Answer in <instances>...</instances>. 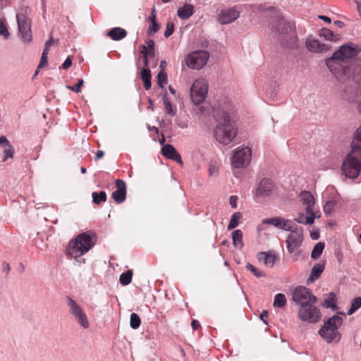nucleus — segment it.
Here are the masks:
<instances>
[{
  "label": "nucleus",
  "mask_w": 361,
  "mask_h": 361,
  "mask_svg": "<svg viewBox=\"0 0 361 361\" xmlns=\"http://www.w3.org/2000/svg\"><path fill=\"white\" fill-rule=\"evenodd\" d=\"M360 51L353 43L344 44L326 59L325 64L338 80L350 79L361 72L360 61L355 59Z\"/></svg>",
  "instance_id": "f257e3e1"
},
{
  "label": "nucleus",
  "mask_w": 361,
  "mask_h": 361,
  "mask_svg": "<svg viewBox=\"0 0 361 361\" xmlns=\"http://www.w3.org/2000/svg\"><path fill=\"white\" fill-rule=\"evenodd\" d=\"M216 126L214 130L216 140L223 145H228L235 138L237 129L228 112L218 110L214 115Z\"/></svg>",
  "instance_id": "f03ea898"
},
{
  "label": "nucleus",
  "mask_w": 361,
  "mask_h": 361,
  "mask_svg": "<svg viewBox=\"0 0 361 361\" xmlns=\"http://www.w3.org/2000/svg\"><path fill=\"white\" fill-rule=\"evenodd\" d=\"M94 235L92 232L82 233L67 245V253L80 262L78 258L87 252L94 245Z\"/></svg>",
  "instance_id": "7ed1b4c3"
},
{
  "label": "nucleus",
  "mask_w": 361,
  "mask_h": 361,
  "mask_svg": "<svg viewBox=\"0 0 361 361\" xmlns=\"http://www.w3.org/2000/svg\"><path fill=\"white\" fill-rule=\"evenodd\" d=\"M275 33L277 40L281 44L290 49H294L297 47V36L290 22L283 19L279 20L275 28Z\"/></svg>",
  "instance_id": "20e7f679"
},
{
  "label": "nucleus",
  "mask_w": 361,
  "mask_h": 361,
  "mask_svg": "<svg viewBox=\"0 0 361 361\" xmlns=\"http://www.w3.org/2000/svg\"><path fill=\"white\" fill-rule=\"evenodd\" d=\"M343 321L341 317L333 316L324 321L323 326L319 330V334L328 343H331L334 341L338 342L341 338L338 327L342 325Z\"/></svg>",
  "instance_id": "39448f33"
},
{
  "label": "nucleus",
  "mask_w": 361,
  "mask_h": 361,
  "mask_svg": "<svg viewBox=\"0 0 361 361\" xmlns=\"http://www.w3.org/2000/svg\"><path fill=\"white\" fill-rule=\"evenodd\" d=\"M341 170L347 178H357L361 171V157L348 152L343 162Z\"/></svg>",
  "instance_id": "423d86ee"
},
{
  "label": "nucleus",
  "mask_w": 361,
  "mask_h": 361,
  "mask_svg": "<svg viewBox=\"0 0 361 361\" xmlns=\"http://www.w3.org/2000/svg\"><path fill=\"white\" fill-rule=\"evenodd\" d=\"M252 151L250 147H238L231 158V166L234 169L246 168L250 163Z\"/></svg>",
  "instance_id": "0eeeda50"
},
{
  "label": "nucleus",
  "mask_w": 361,
  "mask_h": 361,
  "mask_svg": "<svg viewBox=\"0 0 361 361\" xmlns=\"http://www.w3.org/2000/svg\"><path fill=\"white\" fill-rule=\"evenodd\" d=\"M209 58L208 51L198 50L188 54L185 58V63L191 69L200 70L206 65Z\"/></svg>",
  "instance_id": "6e6552de"
},
{
  "label": "nucleus",
  "mask_w": 361,
  "mask_h": 361,
  "mask_svg": "<svg viewBox=\"0 0 361 361\" xmlns=\"http://www.w3.org/2000/svg\"><path fill=\"white\" fill-rule=\"evenodd\" d=\"M208 92V85L204 79H197L190 88V97L192 102L197 105L203 102Z\"/></svg>",
  "instance_id": "1a4fd4ad"
},
{
  "label": "nucleus",
  "mask_w": 361,
  "mask_h": 361,
  "mask_svg": "<svg viewBox=\"0 0 361 361\" xmlns=\"http://www.w3.org/2000/svg\"><path fill=\"white\" fill-rule=\"evenodd\" d=\"M315 303H310V305H302L299 307L298 317L299 318L308 323H317L321 318V312L314 305Z\"/></svg>",
  "instance_id": "9d476101"
},
{
  "label": "nucleus",
  "mask_w": 361,
  "mask_h": 361,
  "mask_svg": "<svg viewBox=\"0 0 361 361\" xmlns=\"http://www.w3.org/2000/svg\"><path fill=\"white\" fill-rule=\"evenodd\" d=\"M293 300L300 307L317 302V298L312 294L310 289L304 286L297 287L293 290Z\"/></svg>",
  "instance_id": "9b49d317"
},
{
  "label": "nucleus",
  "mask_w": 361,
  "mask_h": 361,
  "mask_svg": "<svg viewBox=\"0 0 361 361\" xmlns=\"http://www.w3.org/2000/svg\"><path fill=\"white\" fill-rule=\"evenodd\" d=\"M16 18L21 39L25 43H30L32 36L30 30V19L23 13L17 14Z\"/></svg>",
  "instance_id": "f8f14e48"
},
{
  "label": "nucleus",
  "mask_w": 361,
  "mask_h": 361,
  "mask_svg": "<svg viewBox=\"0 0 361 361\" xmlns=\"http://www.w3.org/2000/svg\"><path fill=\"white\" fill-rule=\"evenodd\" d=\"M303 240V230L301 227L291 232L286 240L287 249L290 253L299 248Z\"/></svg>",
  "instance_id": "ddd939ff"
},
{
  "label": "nucleus",
  "mask_w": 361,
  "mask_h": 361,
  "mask_svg": "<svg viewBox=\"0 0 361 361\" xmlns=\"http://www.w3.org/2000/svg\"><path fill=\"white\" fill-rule=\"evenodd\" d=\"M240 16V12L235 6L220 11L218 15V20L221 25L232 23Z\"/></svg>",
  "instance_id": "4468645a"
},
{
  "label": "nucleus",
  "mask_w": 361,
  "mask_h": 361,
  "mask_svg": "<svg viewBox=\"0 0 361 361\" xmlns=\"http://www.w3.org/2000/svg\"><path fill=\"white\" fill-rule=\"evenodd\" d=\"M273 189L274 183L272 180L264 178L258 184L255 191V196L260 198L269 197L272 193Z\"/></svg>",
  "instance_id": "2eb2a0df"
},
{
  "label": "nucleus",
  "mask_w": 361,
  "mask_h": 361,
  "mask_svg": "<svg viewBox=\"0 0 361 361\" xmlns=\"http://www.w3.org/2000/svg\"><path fill=\"white\" fill-rule=\"evenodd\" d=\"M305 45L307 49L310 51L314 53L326 52L331 49L330 45L324 43H320L317 39H315L312 37H308L306 39Z\"/></svg>",
  "instance_id": "dca6fc26"
},
{
  "label": "nucleus",
  "mask_w": 361,
  "mask_h": 361,
  "mask_svg": "<svg viewBox=\"0 0 361 361\" xmlns=\"http://www.w3.org/2000/svg\"><path fill=\"white\" fill-rule=\"evenodd\" d=\"M116 186L117 189L112 193V197L116 203L121 204L126 199V185L123 180L117 179Z\"/></svg>",
  "instance_id": "f3484780"
},
{
  "label": "nucleus",
  "mask_w": 361,
  "mask_h": 361,
  "mask_svg": "<svg viewBox=\"0 0 361 361\" xmlns=\"http://www.w3.org/2000/svg\"><path fill=\"white\" fill-rule=\"evenodd\" d=\"M161 151L163 156L183 165L181 157L173 145L166 144L162 147Z\"/></svg>",
  "instance_id": "a211bd4d"
},
{
  "label": "nucleus",
  "mask_w": 361,
  "mask_h": 361,
  "mask_svg": "<svg viewBox=\"0 0 361 361\" xmlns=\"http://www.w3.org/2000/svg\"><path fill=\"white\" fill-rule=\"evenodd\" d=\"M350 147L351 149L349 152L361 157V126L357 129L354 134Z\"/></svg>",
  "instance_id": "6ab92c4d"
},
{
  "label": "nucleus",
  "mask_w": 361,
  "mask_h": 361,
  "mask_svg": "<svg viewBox=\"0 0 361 361\" xmlns=\"http://www.w3.org/2000/svg\"><path fill=\"white\" fill-rule=\"evenodd\" d=\"M300 201L305 206L306 212H311L314 205V198L309 191H302L300 195Z\"/></svg>",
  "instance_id": "aec40b11"
},
{
  "label": "nucleus",
  "mask_w": 361,
  "mask_h": 361,
  "mask_svg": "<svg viewBox=\"0 0 361 361\" xmlns=\"http://www.w3.org/2000/svg\"><path fill=\"white\" fill-rule=\"evenodd\" d=\"M276 255L266 252H260L257 255V259L259 262H262L264 265L269 268L273 267L276 261Z\"/></svg>",
  "instance_id": "412c9836"
},
{
  "label": "nucleus",
  "mask_w": 361,
  "mask_h": 361,
  "mask_svg": "<svg viewBox=\"0 0 361 361\" xmlns=\"http://www.w3.org/2000/svg\"><path fill=\"white\" fill-rule=\"evenodd\" d=\"M194 13V6L190 4H185L183 6L179 8L177 11L178 16L181 20H186Z\"/></svg>",
  "instance_id": "4be33fe9"
},
{
  "label": "nucleus",
  "mask_w": 361,
  "mask_h": 361,
  "mask_svg": "<svg viewBox=\"0 0 361 361\" xmlns=\"http://www.w3.org/2000/svg\"><path fill=\"white\" fill-rule=\"evenodd\" d=\"M127 35L126 31L119 27H114L111 29L107 35L111 37V39L117 41L124 38Z\"/></svg>",
  "instance_id": "5701e85b"
},
{
  "label": "nucleus",
  "mask_w": 361,
  "mask_h": 361,
  "mask_svg": "<svg viewBox=\"0 0 361 361\" xmlns=\"http://www.w3.org/2000/svg\"><path fill=\"white\" fill-rule=\"evenodd\" d=\"M66 300L68 312L73 317L83 310L82 307L72 298L67 296Z\"/></svg>",
  "instance_id": "b1692460"
},
{
  "label": "nucleus",
  "mask_w": 361,
  "mask_h": 361,
  "mask_svg": "<svg viewBox=\"0 0 361 361\" xmlns=\"http://www.w3.org/2000/svg\"><path fill=\"white\" fill-rule=\"evenodd\" d=\"M324 264L320 263L314 264L312 269L311 274L308 278L307 281L314 282L320 276L322 273L324 271Z\"/></svg>",
  "instance_id": "393cba45"
},
{
  "label": "nucleus",
  "mask_w": 361,
  "mask_h": 361,
  "mask_svg": "<svg viewBox=\"0 0 361 361\" xmlns=\"http://www.w3.org/2000/svg\"><path fill=\"white\" fill-rule=\"evenodd\" d=\"M140 76L144 83L145 90H149L151 86V71L149 68H142L140 71Z\"/></svg>",
  "instance_id": "a878e982"
},
{
  "label": "nucleus",
  "mask_w": 361,
  "mask_h": 361,
  "mask_svg": "<svg viewBox=\"0 0 361 361\" xmlns=\"http://www.w3.org/2000/svg\"><path fill=\"white\" fill-rule=\"evenodd\" d=\"M73 317L82 327H83L84 329L89 328L90 323H89L87 317L85 312H84V310H82L80 313L75 314Z\"/></svg>",
  "instance_id": "bb28decb"
},
{
  "label": "nucleus",
  "mask_w": 361,
  "mask_h": 361,
  "mask_svg": "<svg viewBox=\"0 0 361 361\" xmlns=\"http://www.w3.org/2000/svg\"><path fill=\"white\" fill-rule=\"evenodd\" d=\"M233 243L235 247L241 249L243 247V232L240 230H235L232 233Z\"/></svg>",
  "instance_id": "cd10ccee"
},
{
  "label": "nucleus",
  "mask_w": 361,
  "mask_h": 361,
  "mask_svg": "<svg viewBox=\"0 0 361 361\" xmlns=\"http://www.w3.org/2000/svg\"><path fill=\"white\" fill-rule=\"evenodd\" d=\"M320 36L325 38L326 40L336 42L338 39V36L337 35H334L332 31L327 28H323L320 31Z\"/></svg>",
  "instance_id": "c85d7f7f"
},
{
  "label": "nucleus",
  "mask_w": 361,
  "mask_h": 361,
  "mask_svg": "<svg viewBox=\"0 0 361 361\" xmlns=\"http://www.w3.org/2000/svg\"><path fill=\"white\" fill-rule=\"evenodd\" d=\"M286 304V298L285 295L282 293H277L275 295L274 300V307L276 308L283 307Z\"/></svg>",
  "instance_id": "c756f323"
},
{
  "label": "nucleus",
  "mask_w": 361,
  "mask_h": 361,
  "mask_svg": "<svg viewBox=\"0 0 361 361\" xmlns=\"http://www.w3.org/2000/svg\"><path fill=\"white\" fill-rule=\"evenodd\" d=\"M360 307H361V297H356L352 300L351 305H350V309L347 312V314L352 315Z\"/></svg>",
  "instance_id": "7c9ffc66"
},
{
  "label": "nucleus",
  "mask_w": 361,
  "mask_h": 361,
  "mask_svg": "<svg viewBox=\"0 0 361 361\" xmlns=\"http://www.w3.org/2000/svg\"><path fill=\"white\" fill-rule=\"evenodd\" d=\"M324 246L325 245L322 242L317 243L312 251L311 257L312 259H318L321 256Z\"/></svg>",
  "instance_id": "2f4dec72"
},
{
  "label": "nucleus",
  "mask_w": 361,
  "mask_h": 361,
  "mask_svg": "<svg viewBox=\"0 0 361 361\" xmlns=\"http://www.w3.org/2000/svg\"><path fill=\"white\" fill-rule=\"evenodd\" d=\"M133 271L128 270L127 271L122 273L119 278V281L123 286H127L132 281Z\"/></svg>",
  "instance_id": "473e14b6"
},
{
  "label": "nucleus",
  "mask_w": 361,
  "mask_h": 361,
  "mask_svg": "<svg viewBox=\"0 0 361 361\" xmlns=\"http://www.w3.org/2000/svg\"><path fill=\"white\" fill-rule=\"evenodd\" d=\"M93 202L96 204H99L102 202H105L106 200V195L104 191H101L99 192H94L92 194Z\"/></svg>",
  "instance_id": "72a5a7b5"
},
{
  "label": "nucleus",
  "mask_w": 361,
  "mask_h": 361,
  "mask_svg": "<svg viewBox=\"0 0 361 361\" xmlns=\"http://www.w3.org/2000/svg\"><path fill=\"white\" fill-rule=\"evenodd\" d=\"M242 215L240 212H235L231 216V219L228 225V229L231 230L235 228L238 225V221Z\"/></svg>",
  "instance_id": "f704fd0d"
},
{
  "label": "nucleus",
  "mask_w": 361,
  "mask_h": 361,
  "mask_svg": "<svg viewBox=\"0 0 361 361\" xmlns=\"http://www.w3.org/2000/svg\"><path fill=\"white\" fill-rule=\"evenodd\" d=\"M140 318L136 313H132L130 319V326L133 329H137L140 326Z\"/></svg>",
  "instance_id": "c9c22d12"
},
{
  "label": "nucleus",
  "mask_w": 361,
  "mask_h": 361,
  "mask_svg": "<svg viewBox=\"0 0 361 361\" xmlns=\"http://www.w3.org/2000/svg\"><path fill=\"white\" fill-rule=\"evenodd\" d=\"M323 305L326 308H336L335 295L333 293H331L329 297L324 300Z\"/></svg>",
  "instance_id": "e433bc0d"
},
{
  "label": "nucleus",
  "mask_w": 361,
  "mask_h": 361,
  "mask_svg": "<svg viewBox=\"0 0 361 361\" xmlns=\"http://www.w3.org/2000/svg\"><path fill=\"white\" fill-rule=\"evenodd\" d=\"M299 228L300 227H298L293 221L289 219H285L283 223L284 231L293 232Z\"/></svg>",
  "instance_id": "4c0bfd02"
},
{
  "label": "nucleus",
  "mask_w": 361,
  "mask_h": 361,
  "mask_svg": "<svg viewBox=\"0 0 361 361\" xmlns=\"http://www.w3.org/2000/svg\"><path fill=\"white\" fill-rule=\"evenodd\" d=\"M164 104L167 114L172 116L176 115V110L173 109L169 99L166 95L164 97Z\"/></svg>",
  "instance_id": "58836bf2"
},
{
  "label": "nucleus",
  "mask_w": 361,
  "mask_h": 361,
  "mask_svg": "<svg viewBox=\"0 0 361 361\" xmlns=\"http://www.w3.org/2000/svg\"><path fill=\"white\" fill-rule=\"evenodd\" d=\"M0 35L4 36L6 39H8L10 35L6 25V19L4 18L0 19Z\"/></svg>",
  "instance_id": "ea45409f"
},
{
  "label": "nucleus",
  "mask_w": 361,
  "mask_h": 361,
  "mask_svg": "<svg viewBox=\"0 0 361 361\" xmlns=\"http://www.w3.org/2000/svg\"><path fill=\"white\" fill-rule=\"evenodd\" d=\"M167 82V74L164 71H160L157 75V84L161 88L164 87L163 84Z\"/></svg>",
  "instance_id": "a19ab883"
},
{
  "label": "nucleus",
  "mask_w": 361,
  "mask_h": 361,
  "mask_svg": "<svg viewBox=\"0 0 361 361\" xmlns=\"http://www.w3.org/2000/svg\"><path fill=\"white\" fill-rule=\"evenodd\" d=\"M245 267L247 269L250 270L257 278L263 277L265 276V274L262 271L258 270L250 263H247L246 264Z\"/></svg>",
  "instance_id": "79ce46f5"
},
{
  "label": "nucleus",
  "mask_w": 361,
  "mask_h": 361,
  "mask_svg": "<svg viewBox=\"0 0 361 361\" xmlns=\"http://www.w3.org/2000/svg\"><path fill=\"white\" fill-rule=\"evenodd\" d=\"M262 223L264 224H270L272 225L276 228L280 226L281 223V217H274V218H269V219H264L262 221Z\"/></svg>",
  "instance_id": "37998d69"
},
{
  "label": "nucleus",
  "mask_w": 361,
  "mask_h": 361,
  "mask_svg": "<svg viewBox=\"0 0 361 361\" xmlns=\"http://www.w3.org/2000/svg\"><path fill=\"white\" fill-rule=\"evenodd\" d=\"M14 149L11 145L6 147L4 150V161H6L8 158L13 157Z\"/></svg>",
  "instance_id": "c03bdc74"
},
{
  "label": "nucleus",
  "mask_w": 361,
  "mask_h": 361,
  "mask_svg": "<svg viewBox=\"0 0 361 361\" xmlns=\"http://www.w3.org/2000/svg\"><path fill=\"white\" fill-rule=\"evenodd\" d=\"M307 216L305 219V224L311 225L314 223V221L316 218V215L314 213L313 209L311 211V212H306Z\"/></svg>",
  "instance_id": "a18cd8bd"
},
{
  "label": "nucleus",
  "mask_w": 361,
  "mask_h": 361,
  "mask_svg": "<svg viewBox=\"0 0 361 361\" xmlns=\"http://www.w3.org/2000/svg\"><path fill=\"white\" fill-rule=\"evenodd\" d=\"M174 31V24L173 22H168L166 23V28L164 32V36L166 37H169Z\"/></svg>",
  "instance_id": "49530a36"
},
{
  "label": "nucleus",
  "mask_w": 361,
  "mask_h": 361,
  "mask_svg": "<svg viewBox=\"0 0 361 361\" xmlns=\"http://www.w3.org/2000/svg\"><path fill=\"white\" fill-rule=\"evenodd\" d=\"M335 203L334 201H328L324 206V212L327 214H330L334 209Z\"/></svg>",
  "instance_id": "de8ad7c7"
},
{
  "label": "nucleus",
  "mask_w": 361,
  "mask_h": 361,
  "mask_svg": "<svg viewBox=\"0 0 361 361\" xmlns=\"http://www.w3.org/2000/svg\"><path fill=\"white\" fill-rule=\"evenodd\" d=\"M159 25L157 23V21L152 20L150 25L149 26L148 32L152 34L156 33L159 30Z\"/></svg>",
  "instance_id": "09e8293b"
},
{
  "label": "nucleus",
  "mask_w": 361,
  "mask_h": 361,
  "mask_svg": "<svg viewBox=\"0 0 361 361\" xmlns=\"http://www.w3.org/2000/svg\"><path fill=\"white\" fill-rule=\"evenodd\" d=\"M83 80L80 79L78 81L77 85H75V86H67L66 87L72 91H74L75 92H80V87L83 85Z\"/></svg>",
  "instance_id": "8fccbe9b"
},
{
  "label": "nucleus",
  "mask_w": 361,
  "mask_h": 361,
  "mask_svg": "<svg viewBox=\"0 0 361 361\" xmlns=\"http://www.w3.org/2000/svg\"><path fill=\"white\" fill-rule=\"evenodd\" d=\"M72 65V60L70 57H68L65 61L61 65V68L63 70H67Z\"/></svg>",
  "instance_id": "3c124183"
},
{
  "label": "nucleus",
  "mask_w": 361,
  "mask_h": 361,
  "mask_svg": "<svg viewBox=\"0 0 361 361\" xmlns=\"http://www.w3.org/2000/svg\"><path fill=\"white\" fill-rule=\"evenodd\" d=\"M47 64V56L42 54L40 61L37 66V69L41 68Z\"/></svg>",
  "instance_id": "603ef678"
},
{
  "label": "nucleus",
  "mask_w": 361,
  "mask_h": 361,
  "mask_svg": "<svg viewBox=\"0 0 361 361\" xmlns=\"http://www.w3.org/2000/svg\"><path fill=\"white\" fill-rule=\"evenodd\" d=\"M237 196L231 195L229 198V203L232 208L235 209L237 207Z\"/></svg>",
  "instance_id": "864d4df0"
},
{
  "label": "nucleus",
  "mask_w": 361,
  "mask_h": 361,
  "mask_svg": "<svg viewBox=\"0 0 361 361\" xmlns=\"http://www.w3.org/2000/svg\"><path fill=\"white\" fill-rule=\"evenodd\" d=\"M0 145L6 147H8V146H9L11 145H10L9 141L8 140V139L5 136L2 135V136L0 137Z\"/></svg>",
  "instance_id": "5fc2aeb1"
},
{
  "label": "nucleus",
  "mask_w": 361,
  "mask_h": 361,
  "mask_svg": "<svg viewBox=\"0 0 361 361\" xmlns=\"http://www.w3.org/2000/svg\"><path fill=\"white\" fill-rule=\"evenodd\" d=\"M210 176H216L218 173V168L214 165H211L209 169Z\"/></svg>",
  "instance_id": "6e6d98bb"
},
{
  "label": "nucleus",
  "mask_w": 361,
  "mask_h": 361,
  "mask_svg": "<svg viewBox=\"0 0 361 361\" xmlns=\"http://www.w3.org/2000/svg\"><path fill=\"white\" fill-rule=\"evenodd\" d=\"M140 53L143 56L144 58L148 57V49L146 45L140 46Z\"/></svg>",
  "instance_id": "4d7b16f0"
},
{
  "label": "nucleus",
  "mask_w": 361,
  "mask_h": 361,
  "mask_svg": "<svg viewBox=\"0 0 361 361\" xmlns=\"http://www.w3.org/2000/svg\"><path fill=\"white\" fill-rule=\"evenodd\" d=\"M268 316H269V313L267 310L262 311V312L260 314L261 319L267 325L268 324V323L267 322V321L265 319L268 317Z\"/></svg>",
  "instance_id": "13d9d810"
},
{
  "label": "nucleus",
  "mask_w": 361,
  "mask_h": 361,
  "mask_svg": "<svg viewBox=\"0 0 361 361\" xmlns=\"http://www.w3.org/2000/svg\"><path fill=\"white\" fill-rule=\"evenodd\" d=\"M305 219V217L303 214H300L298 217L295 218L294 221L298 223L304 224Z\"/></svg>",
  "instance_id": "bf43d9fd"
},
{
  "label": "nucleus",
  "mask_w": 361,
  "mask_h": 361,
  "mask_svg": "<svg viewBox=\"0 0 361 361\" xmlns=\"http://www.w3.org/2000/svg\"><path fill=\"white\" fill-rule=\"evenodd\" d=\"M154 42L153 39H149L147 42V49H154Z\"/></svg>",
  "instance_id": "052dcab7"
},
{
  "label": "nucleus",
  "mask_w": 361,
  "mask_h": 361,
  "mask_svg": "<svg viewBox=\"0 0 361 361\" xmlns=\"http://www.w3.org/2000/svg\"><path fill=\"white\" fill-rule=\"evenodd\" d=\"M149 20H150V22H152V20H156V9H155L154 6H153V8H152Z\"/></svg>",
  "instance_id": "680f3d73"
},
{
  "label": "nucleus",
  "mask_w": 361,
  "mask_h": 361,
  "mask_svg": "<svg viewBox=\"0 0 361 361\" xmlns=\"http://www.w3.org/2000/svg\"><path fill=\"white\" fill-rule=\"evenodd\" d=\"M191 326L193 330H196L200 326V324L197 320H192L191 322Z\"/></svg>",
  "instance_id": "e2e57ef3"
},
{
  "label": "nucleus",
  "mask_w": 361,
  "mask_h": 361,
  "mask_svg": "<svg viewBox=\"0 0 361 361\" xmlns=\"http://www.w3.org/2000/svg\"><path fill=\"white\" fill-rule=\"evenodd\" d=\"M104 153L103 151L102 150H98L97 152H96V156H95V160L97 161L99 160V159H101L103 156H104Z\"/></svg>",
  "instance_id": "0e129e2a"
},
{
  "label": "nucleus",
  "mask_w": 361,
  "mask_h": 361,
  "mask_svg": "<svg viewBox=\"0 0 361 361\" xmlns=\"http://www.w3.org/2000/svg\"><path fill=\"white\" fill-rule=\"evenodd\" d=\"M53 43H54V40H53L52 36L51 35L49 39L46 41L44 46L49 48L50 46H51L53 44Z\"/></svg>",
  "instance_id": "69168bd1"
},
{
  "label": "nucleus",
  "mask_w": 361,
  "mask_h": 361,
  "mask_svg": "<svg viewBox=\"0 0 361 361\" xmlns=\"http://www.w3.org/2000/svg\"><path fill=\"white\" fill-rule=\"evenodd\" d=\"M319 18L323 20L324 22L330 23L331 22V18L326 16H319Z\"/></svg>",
  "instance_id": "338daca9"
},
{
  "label": "nucleus",
  "mask_w": 361,
  "mask_h": 361,
  "mask_svg": "<svg viewBox=\"0 0 361 361\" xmlns=\"http://www.w3.org/2000/svg\"><path fill=\"white\" fill-rule=\"evenodd\" d=\"M334 24L336 26H337L338 27H340V28H341L344 26V23L341 20L334 21Z\"/></svg>",
  "instance_id": "774afa93"
}]
</instances>
